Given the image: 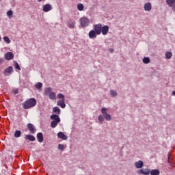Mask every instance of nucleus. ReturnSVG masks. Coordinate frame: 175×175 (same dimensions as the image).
Wrapping results in <instances>:
<instances>
[{"instance_id":"obj_1","label":"nucleus","mask_w":175,"mask_h":175,"mask_svg":"<svg viewBox=\"0 0 175 175\" xmlns=\"http://www.w3.org/2000/svg\"><path fill=\"white\" fill-rule=\"evenodd\" d=\"M101 112L103 115H99L98 117L99 124H103V121H105V120H106V121H111V115L107 113V108H102Z\"/></svg>"},{"instance_id":"obj_2","label":"nucleus","mask_w":175,"mask_h":175,"mask_svg":"<svg viewBox=\"0 0 175 175\" xmlns=\"http://www.w3.org/2000/svg\"><path fill=\"white\" fill-rule=\"evenodd\" d=\"M36 103L37 102L36 98H29L23 103V108L25 110L32 109V107H35V106H36Z\"/></svg>"},{"instance_id":"obj_3","label":"nucleus","mask_w":175,"mask_h":175,"mask_svg":"<svg viewBox=\"0 0 175 175\" xmlns=\"http://www.w3.org/2000/svg\"><path fill=\"white\" fill-rule=\"evenodd\" d=\"M90 21L87 16H83L79 19V24L81 28H87L90 25Z\"/></svg>"},{"instance_id":"obj_4","label":"nucleus","mask_w":175,"mask_h":175,"mask_svg":"<svg viewBox=\"0 0 175 175\" xmlns=\"http://www.w3.org/2000/svg\"><path fill=\"white\" fill-rule=\"evenodd\" d=\"M93 28V30L96 31L97 35H100L102 33V24L98 23L97 25H94Z\"/></svg>"},{"instance_id":"obj_5","label":"nucleus","mask_w":175,"mask_h":175,"mask_svg":"<svg viewBox=\"0 0 175 175\" xmlns=\"http://www.w3.org/2000/svg\"><path fill=\"white\" fill-rule=\"evenodd\" d=\"M13 73V67L9 66L8 68L4 70V75L5 76H10Z\"/></svg>"},{"instance_id":"obj_6","label":"nucleus","mask_w":175,"mask_h":175,"mask_svg":"<svg viewBox=\"0 0 175 175\" xmlns=\"http://www.w3.org/2000/svg\"><path fill=\"white\" fill-rule=\"evenodd\" d=\"M88 36L90 39H96V36H98V33L95 30L93 29L89 32Z\"/></svg>"},{"instance_id":"obj_7","label":"nucleus","mask_w":175,"mask_h":175,"mask_svg":"<svg viewBox=\"0 0 175 175\" xmlns=\"http://www.w3.org/2000/svg\"><path fill=\"white\" fill-rule=\"evenodd\" d=\"M14 58V55L12 52H8L5 54V59L7 61H10V59H13Z\"/></svg>"},{"instance_id":"obj_8","label":"nucleus","mask_w":175,"mask_h":175,"mask_svg":"<svg viewBox=\"0 0 175 175\" xmlns=\"http://www.w3.org/2000/svg\"><path fill=\"white\" fill-rule=\"evenodd\" d=\"M136 169H142L144 166V163H143V161L139 160L138 161L135 162L134 163Z\"/></svg>"},{"instance_id":"obj_9","label":"nucleus","mask_w":175,"mask_h":175,"mask_svg":"<svg viewBox=\"0 0 175 175\" xmlns=\"http://www.w3.org/2000/svg\"><path fill=\"white\" fill-rule=\"evenodd\" d=\"M144 9L145 12H151V9H152V5H151V3H146L144 5Z\"/></svg>"},{"instance_id":"obj_10","label":"nucleus","mask_w":175,"mask_h":175,"mask_svg":"<svg viewBox=\"0 0 175 175\" xmlns=\"http://www.w3.org/2000/svg\"><path fill=\"white\" fill-rule=\"evenodd\" d=\"M67 25L68 27V28L73 29L75 28V25H76V21H73V20H70L68 23H67Z\"/></svg>"},{"instance_id":"obj_11","label":"nucleus","mask_w":175,"mask_h":175,"mask_svg":"<svg viewBox=\"0 0 175 175\" xmlns=\"http://www.w3.org/2000/svg\"><path fill=\"white\" fill-rule=\"evenodd\" d=\"M27 128L28 130L29 131L30 133H35V132H36V129H35V126H33V124L29 123L27 124Z\"/></svg>"},{"instance_id":"obj_12","label":"nucleus","mask_w":175,"mask_h":175,"mask_svg":"<svg viewBox=\"0 0 175 175\" xmlns=\"http://www.w3.org/2000/svg\"><path fill=\"white\" fill-rule=\"evenodd\" d=\"M53 10V7L50 4H45L43 5L42 10L47 13V12H50V10Z\"/></svg>"},{"instance_id":"obj_13","label":"nucleus","mask_w":175,"mask_h":175,"mask_svg":"<svg viewBox=\"0 0 175 175\" xmlns=\"http://www.w3.org/2000/svg\"><path fill=\"white\" fill-rule=\"evenodd\" d=\"M166 2L168 6L172 8V10H175V0H166Z\"/></svg>"},{"instance_id":"obj_14","label":"nucleus","mask_w":175,"mask_h":175,"mask_svg":"<svg viewBox=\"0 0 175 175\" xmlns=\"http://www.w3.org/2000/svg\"><path fill=\"white\" fill-rule=\"evenodd\" d=\"M101 33L103 35H106L107 33H109V26L105 25V26H101Z\"/></svg>"},{"instance_id":"obj_15","label":"nucleus","mask_w":175,"mask_h":175,"mask_svg":"<svg viewBox=\"0 0 175 175\" xmlns=\"http://www.w3.org/2000/svg\"><path fill=\"white\" fill-rule=\"evenodd\" d=\"M51 120H53V121L56 122H61V119L59 116L57 114H53L51 116Z\"/></svg>"},{"instance_id":"obj_16","label":"nucleus","mask_w":175,"mask_h":175,"mask_svg":"<svg viewBox=\"0 0 175 175\" xmlns=\"http://www.w3.org/2000/svg\"><path fill=\"white\" fill-rule=\"evenodd\" d=\"M57 137H59V139H62V140H68V136H66V135L64 134L62 132H59L57 133Z\"/></svg>"},{"instance_id":"obj_17","label":"nucleus","mask_w":175,"mask_h":175,"mask_svg":"<svg viewBox=\"0 0 175 175\" xmlns=\"http://www.w3.org/2000/svg\"><path fill=\"white\" fill-rule=\"evenodd\" d=\"M57 106H60L62 109H65L66 105L65 104V100H59L57 101Z\"/></svg>"},{"instance_id":"obj_18","label":"nucleus","mask_w":175,"mask_h":175,"mask_svg":"<svg viewBox=\"0 0 175 175\" xmlns=\"http://www.w3.org/2000/svg\"><path fill=\"white\" fill-rule=\"evenodd\" d=\"M53 93V88H46L44 90V94L45 95H46L47 96H49V95H51Z\"/></svg>"},{"instance_id":"obj_19","label":"nucleus","mask_w":175,"mask_h":175,"mask_svg":"<svg viewBox=\"0 0 175 175\" xmlns=\"http://www.w3.org/2000/svg\"><path fill=\"white\" fill-rule=\"evenodd\" d=\"M37 139L39 143H42L44 139H43V133H38L37 134Z\"/></svg>"},{"instance_id":"obj_20","label":"nucleus","mask_w":175,"mask_h":175,"mask_svg":"<svg viewBox=\"0 0 175 175\" xmlns=\"http://www.w3.org/2000/svg\"><path fill=\"white\" fill-rule=\"evenodd\" d=\"M25 139H26V140H29L30 142H35V140H36L35 136H33L32 135H27L25 136Z\"/></svg>"},{"instance_id":"obj_21","label":"nucleus","mask_w":175,"mask_h":175,"mask_svg":"<svg viewBox=\"0 0 175 175\" xmlns=\"http://www.w3.org/2000/svg\"><path fill=\"white\" fill-rule=\"evenodd\" d=\"M49 99H51V100H54L57 98V94H55V92H52V94H49Z\"/></svg>"},{"instance_id":"obj_22","label":"nucleus","mask_w":175,"mask_h":175,"mask_svg":"<svg viewBox=\"0 0 175 175\" xmlns=\"http://www.w3.org/2000/svg\"><path fill=\"white\" fill-rule=\"evenodd\" d=\"M77 8L79 12H83V10H84V5H83V3H78Z\"/></svg>"},{"instance_id":"obj_23","label":"nucleus","mask_w":175,"mask_h":175,"mask_svg":"<svg viewBox=\"0 0 175 175\" xmlns=\"http://www.w3.org/2000/svg\"><path fill=\"white\" fill-rule=\"evenodd\" d=\"M53 111L56 113V114H61V109L58 107H53Z\"/></svg>"},{"instance_id":"obj_24","label":"nucleus","mask_w":175,"mask_h":175,"mask_svg":"<svg viewBox=\"0 0 175 175\" xmlns=\"http://www.w3.org/2000/svg\"><path fill=\"white\" fill-rule=\"evenodd\" d=\"M173 54L170 51H167L165 53V58L166 59H170L172 58Z\"/></svg>"},{"instance_id":"obj_25","label":"nucleus","mask_w":175,"mask_h":175,"mask_svg":"<svg viewBox=\"0 0 175 175\" xmlns=\"http://www.w3.org/2000/svg\"><path fill=\"white\" fill-rule=\"evenodd\" d=\"M142 62L143 64H150V57H144V59H142Z\"/></svg>"},{"instance_id":"obj_26","label":"nucleus","mask_w":175,"mask_h":175,"mask_svg":"<svg viewBox=\"0 0 175 175\" xmlns=\"http://www.w3.org/2000/svg\"><path fill=\"white\" fill-rule=\"evenodd\" d=\"M36 88L37 90H42V87H43V83L38 82L35 85Z\"/></svg>"},{"instance_id":"obj_27","label":"nucleus","mask_w":175,"mask_h":175,"mask_svg":"<svg viewBox=\"0 0 175 175\" xmlns=\"http://www.w3.org/2000/svg\"><path fill=\"white\" fill-rule=\"evenodd\" d=\"M110 94L111 96H113V98H115V96H117L118 94H117V91L116 90H110Z\"/></svg>"},{"instance_id":"obj_28","label":"nucleus","mask_w":175,"mask_h":175,"mask_svg":"<svg viewBox=\"0 0 175 175\" xmlns=\"http://www.w3.org/2000/svg\"><path fill=\"white\" fill-rule=\"evenodd\" d=\"M58 122H55V121L53 120L51 123V128H55L57 126V125H58Z\"/></svg>"},{"instance_id":"obj_29","label":"nucleus","mask_w":175,"mask_h":175,"mask_svg":"<svg viewBox=\"0 0 175 175\" xmlns=\"http://www.w3.org/2000/svg\"><path fill=\"white\" fill-rule=\"evenodd\" d=\"M20 136H21V131H16L14 133V137H20Z\"/></svg>"},{"instance_id":"obj_30","label":"nucleus","mask_w":175,"mask_h":175,"mask_svg":"<svg viewBox=\"0 0 175 175\" xmlns=\"http://www.w3.org/2000/svg\"><path fill=\"white\" fill-rule=\"evenodd\" d=\"M7 16L9 18H12V17H13V11L12 10H9L8 12H7Z\"/></svg>"},{"instance_id":"obj_31","label":"nucleus","mask_w":175,"mask_h":175,"mask_svg":"<svg viewBox=\"0 0 175 175\" xmlns=\"http://www.w3.org/2000/svg\"><path fill=\"white\" fill-rule=\"evenodd\" d=\"M57 98L59 99H62L61 100H65V96H64V94L59 93L57 94Z\"/></svg>"},{"instance_id":"obj_32","label":"nucleus","mask_w":175,"mask_h":175,"mask_svg":"<svg viewBox=\"0 0 175 175\" xmlns=\"http://www.w3.org/2000/svg\"><path fill=\"white\" fill-rule=\"evenodd\" d=\"M3 40H4V42H5V43H8V44H9L11 42L10 39L8 36H4L3 37Z\"/></svg>"},{"instance_id":"obj_33","label":"nucleus","mask_w":175,"mask_h":175,"mask_svg":"<svg viewBox=\"0 0 175 175\" xmlns=\"http://www.w3.org/2000/svg\"><path fill=\"white\" fill-rule=\"evenodd\" d=\"M15 64V69H17V70H21V68H20V65L17 62H14Z\"/></svg>"},{"instance_id":"obj_34","label":"nucleus","mask_w":175,"mask_h":175,"mask_svg":"<svg viewBox=\"0 0 175 175\" xmlns=\"http://www.w3.org/2000/svg\"><path fill=\"white\" fill-rule=\"evenodd\" d=\"M151 171L149 169L144 170V175H149Z\"/></svg>"},{"instance_id":"obj_35","label":"nucleus","mask_w":175,"mask_h":175,"mask_svg":"<svg viewBox=\"0 0 175 175\" xmlns=\"http://www.w3.org/2000/svg\"><path fill=\"white\" fill-rule=\"evenodd\" d=\"M58 148L59 150H60L61 151H64V150H65V146L61 144H59L58 145Z\"/></svg>"},{"instance_id":"obj_36","label":"nucleus","mask_w":175,"mask_h":175,"mask_svg":"<svg viewBox=\"0 0 175 175\" xmlns=\"http://www.w3.org/2000/svg\"><path fill=\"white\" fill-rule=\"evenodd\" d=\"M137 173V174H139V175H142V174L144 175V169L138 170Z\"/></svg>"},{"instance_id":"obj_37","label":"nucleus","mask_w":175,"mask_h":175,"mask_svg":"<svg viewBox=\"0 0 175 175\" xmlns=\"http://www.w3.org/2000/svg\"><path fill=\"white\" fill-rule=\"evenodd\" d=\"M167 159H168V163L170 166H173V165L172 164V163H170V153L167 154Z\"/></svg>"},{"instance_id":"obj_38","label":"nucleus","mask_w":175,"mask_h":175,"mask_svg":"<svg viewBox=\"0 0 175 175\" xmlns=\"http://www.w3.org/2000/svg\"><path fill=\"white\" fill-rule=\"evenodd\" d=\"M159 170H154V175H159Z\"/></svg>"},{"instance_id":"obj_39","label":"nucleus","mask_w":175,"mask_h":175,"mask_svg":"<svg viewBox=\"0 0 175 175\" xmlns=\"http://www.w3.org/2000/svg\"><path fill=\"white\" fill-rule=\"evenodd\" d=\"M4 59L2 57H0V65H2V63L3 62Z\"/></svg>"},{"instance_id":"obj_40","label":"nucleus","mask_w":175,"mask_h":175,"mask_svg":"<svg viewBox=\"0 0 175 175\" xmlns=\"http://www.w3.org/2000/svg\"><path fill=\"white\" fill-rule=\"evenodd\" d=\"M14 94L16 95V94H18V90H15L14 91Z\"/></svg>"},{"instance_id":"obj_41","label":"nucleus","mask_w":175,"mask_h":175,"mask_svg":"<svg viewBox=\"0 0 175 175\" xmlns=\"http://www.w3.org/2000/svg\"><path fill=\"white\" fill-rule=\"evenodd\" d=\"M109 51H110L111 53H114V49H109Z\"/></svg>"},{"instance_id":"obj_42","label":"nucleus","mask_w":175,"mask_h":175,"mask_svg":"<svg viewBox=\"0 0 175 175\" xmlns=\"http://www.w3.org/2000/svg\"><path fill=\"white\" fill-rule=\"evenodd\" d=\"M150 175H154V170H152L150 172Z\"/></svg>"},{"instance_id":"obj_43","label":"nucleus","mask_w":175,"mask_h":175,"mask_svg":"<svg viewBox=\"0 0 175 175\" xmlns=\"http://www.w3.org/2000/svg\"><path fill=\"white\" fill-rule=\"evenodd\" d=\"M172 95H174V96H175V91L172 92Z\"/></svg>"},{"instance_id":"obj_44","label":"nucleus","mask_w":175,"mask_h":175,"mask_svg":"<svg viewBox=\"0 0 175 175\" xmlns=\"http://www.w3.org/2000/svg\"><path fill=\"white\" fill-rule=\"evenodd\" d=\"M43 0H38V2H42Z\"/></svg>"},{"instance_id":"obj_45","label":"nucleus","mask_w":175,"mask_h":175,"mask_svg":"<svg viewBox=\"0 0 175 175\" xmlns=\"http://www.w3.org/2000/svg\"><path fill=\"white\" fill-rule=\"evenodd\" d=\"M1 40H2V38H1V37H0V42H1Z\"/></svg>"}]
</instances>
